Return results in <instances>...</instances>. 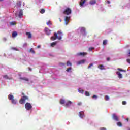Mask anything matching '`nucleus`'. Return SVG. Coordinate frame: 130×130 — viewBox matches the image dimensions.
Masks as SVG:
<instances>
[{
  "label": "nucleus",
  "mask_w": 130,
  "mask_h": 130,
  "mask_svg": "<svg viewBox=\"0 0 130 130\" xmlns=\"http://www.w3.org/2000/svg\"><path fill=\"white\" fill-rule=\"evenodd\" d=\"M63 36V34L61 30H59L57 31V33L54 32V36L51 37V40L54 41L56 40V39H58V40H61L62 38L61 37Z\"/></svg>",
  "instance_id": "nucleus-1"
},
{
  "label": "nucleus",
  "mask_w": 130,
  "mask_h": 130,
  "mask_svg": "<svg viewBox=\"0 0 130 130\" xmlns=\"http://www.w3.org/2000/svg\"><path fill=\"white\" fill-rule=\"evenodd\" d=\"M64 15H71L72 14V10L70 8H67L63 12Z\"/></svg>",
  "instance_id": "nucleus-2"
},
{
  "label": "nucleus",
  "mask_w": 130,
  "mask_h": 130,
  "mask_svg": "<svg viewBox=\"0 0 130 130\" xmlns=\"http://www.w3.org/2000/svg\"><path fill=\"white\" fill-rule=\"evenodd\" d=\"M28 99H29V98H28V96H23L19 100V103H20V104H24V103H25V101H26V100H28Z\"/></svg>",
  "instance_id": "nucleus-3"
},
{
  "label": "nucleus",
  "mask_w": 130,
  "mask_h": 130,
  "mask_svg": "<svg viewBox=\"0 0 130 130\" xmlns=\"http://www.w3.org/2000/svg\"><path fill=\"white\" fill-rule=\"evenodd\" d=\"M25 107L26 110H31L32 109V105L29 103H26L25 105Z\"/></svg>",
  "instance_id": "nucleus-4"
},
{
  "label": "nucleus",
  "mask_w": 130,
  "mask_h": 130,
  "mask_svg": "<svg viewBox=\"0 0 130 130\" xmlns=\"http://www.w3.org/2000/svg\"><path fill=\"white\" fill-rule=\"evenodd\" d=\"M70 20H71L70 17L66 16L64 19L65 24L66 25H68L69 24V22H70Z\"/></svg>",
  "instance_id": "nucleus-5"
},
{
  "label": "nucleus",
  "mask_w": 130,
  "mask_h": 130,
  "mask_svg": "<svg viewBox=\"0 0 130 130\" xmlns=\"http://www.w3.org/2000/svg\"><path fill=\"white\" fill-rule=\"evenodd\" d=\"M88 53L87 52H80V53H78L77 54V55L78 56H85V55H87Z\"/></svg>",
  "instance_id": "nucleus-6"
},
{
  "label": "nucleus",
  "mask_w": 130,
  "mask_h": 130,
  "mask_svg": "<svg viewBox=\"0 0 130 130\" xmlns=\"http://www.w3.org/2000/svg\"><path fill=\"white\" fill-rule=\"evenodd\" d=\"M112 118L114 119V120H115V121H119V120L118 119V117L116 116V114H112Z\"/></svg>",
  "instance_id": "nucleus-7"
},
{
  "label": "nucleus",
  "mask_w": 130,
  "mask_h": 130,
  "mask_svg": "<svg viewBox=\"0 0 130 130\" xmlns=\"http://www.w3.org/2000/svg\"><path fill=\"white\" fill-rule=\"evenodd\" d=\"M50 30H49V29H48V28L47 27H45V32L46 33V34H47V35H50Z\"/></svg>",
  "instance_id": "nucleus-8"
},
{
  "label": "nucleus",
  "mask_w": 130,
  "mask_h": 130,
  "mask_svg": "<svg viewBox=\"0 0 130 130\" xmlns=\"http://www.w3.org/2000/svg\"><path fill=\"white\" fill-rule=\"evenodd\" d=\"M86 2H87V0H81L79 3L80 6L83 7V6H84V4H85V3H86Z\"/></svg>",
  "instance_id": "nucleus-9"
},
{
  "label": "nucleus",
  "mask_w": 130,
  "mask_h": 130,
  "mask_svg": "<svg viewBox=\"0 0 130 130\" xmlns=\"http://www.w3.org/2000/svg\"><path fill=\"white\" fill-rule=\"evenodd\" d=\"M83 112H84L81 111L79 113V116L80 117V118H84V117H85V115L83 113H82Z\"/></svg>",
  "instance_id": "nucleus-10"
},
{
  "label": "nucleus",
  "mask_w": 130,
  "mask_h": 130,
  "mask_svg": "<svg viewBox=\"0 0 130 130\" xmlns=\"http://www.w3.org/2000/svg\"><path fill=\"white\" fill-rule=\"evenodd\" d=\"M23 15V10H20L19 12V14H18L19 18H22Z\"/></svg>",
  "instance_id": "nucleus-11"
},
{
  "label": "nucleus",
  "mask_w": 130,
  "mask_h": 130,
  "mask_svg": "<svg viewBox=\"0 0 130 130\" xmlns=\"http://www.w3.org/2000/svg\"><path fill=\"white\" fill-rule=\"evenodd\" d=\"M116 74L118 75L119 79H122V74L120 73V72L117 71Z\"/></svg>",
  "instance_id": "nucleus-12"
},
{
  "label": "nucleus",
  "mask_w": 130,
  "mask_h": 130,
  "mask_svg": "<svg viewBox=\"0 0 130 130\" xmlns=\"http://www.w3.org/2000/svg\"><path fill=\"white\" fill-rule=\"evenodd\" d=\"M20 80L25 81V82H29V79L27 77H20Z\"/></svg>",
  "instance_id": "nucleus-13"
},
{
  "label": "nucleus",
  "mask_w": 130,
  "mask_h": 130,
  "mask_svg": "<svg viewBox=\"0 0 130 130\" xmlns=\"http://www.w3.org/2000/svg\"><path fill=\"white\" fill-rule=\"evenodd\" d=\"M73 103L71 101H68L66 103V107H69V106H71V105Z\"/></svg>",
  "instance_id": "nucleus-14"
},
{
  "label": "nucleus",
  "mask_w": 130,
  "mask_h": 130,
  "mask_svg": "<svg viewBox=\"0 0 130 130\" xmlns=\"http://www.w3.org/2000/svg\"><path fill=\"white\" fill-rule=\"evenodd\" d=\"M86 61V60H81L80 61H79L78 62H77V64L79 65V64H82L83 63H85Z\"/></svg>",
  "instance_id": "nucleus-15"
},
{
  "label": "nucleus",
  "mask_w": 130,
  "mask_h": 130,
  "mask_svg": "<svg viewBox=\"0 0 130 130\" xmlns=\"http://www.w3.org/2000/svg\"><path fill=\"white\" fill-rule=\"evenodd\" d=\"M97 3L96 0H91L89 2L90 5H95Z\"/></svg>",
  "instance_id": "nucleus-16"
},
{
  "label": "nucleus",
  "mask_w": 130,
  "mask_h": 130,
  "mask_svg": "<svg viewBox=\"0 0 130 130\" xmlns=\"http://www.w3.org/2000/svg\"><path fill=\"white\" fill-rule=\"evenodd\" d=\"M26 35L28 36L29 39L32 38V34L30 32H27Z\"/></svg>",
  "instance_id": "nucleus-17"
},
{
  "label": "nucleus",
  "mask_w": 130,
  "mask_h": 130,
  "mask_svg": "<svg viewBox=\"0 0 130 130\" xmlns=\"http://www.w3.org/2000/svg\"><path fill=\"white\" fill-rule=\"evenodd\" d=\"M14 95H12V94H9L8 95V99L9 100H13L14 99Z\"/></svg>",
  "instance_id": "nucleus-18"
},
{
  "label": "nucleus",
  "mask_w": 130,
  "mask_h": 130,
  "mask_svg": "<svg viewBox=\"0 0 130 130\" xmlns=\"http://www.w3.org/2000/svg\"><path fill=\"white\" fill-rule=\"evenodd\" d=\"M18 36V33L17 31H13L12 33V37L15 38L16 36Z\"/></svg>",
  "instance_id": "nucleus-19"
},
{
  "label": "nucleus",
  "mask_w": 130,
  "mask_h": 130,
  "mask_svg": "<svg viewBox=\"0 0 130 130\" xmlns=\"http://www.w3.org/2000/svg\"><path fill=\"white\" fill-rule=\"evenodd\" d=\"M98 69L100 70H104V66L102 64L98 66Z\"/></svg>",
  "instance_id": "nucleus-20"
},
{
  "label": "nucleus",
  "mask_w": 130,
  "mask_h": 130,
  "mask_svg": "<svg viewBox=\"0 0 130 130\" xmlns=\"http://www.w3.org/2000/svg\"><path fill=\"white\" fill-rule=\"evenodd\" d=\"M11 26H15V25H17V23L15 21H12L10 22Z\"/></svg>",
  "instance_id": "nucleus-21"
},
{
  "label": "nucleus",
  "mask_w": 130,
  "mask_h": 130,
  "mask_svg": "<svg viewBox=\"0 0 130 130\" xmlns=\"http://www.w3.org/2000/svg\"><path fill=\"white\" fill-rule=\"evenodd\" d=\"M12 102L13 104H17V100L13 99V100H12Z\"/></svg>",
  "instance_id": "nucleus-22"
},
{
  "label": "nucleus",
  "mask_w": 130,
  "mask_h": 130,
  "mask_svg": "<svg viewBox=\"0 0 130 130\" xmlns=\"http://www.w3.org/2000/svg\"><path fill=\"white\" fill-rule=\"evenodd\" d=\"M44 13H45V9H41L40 13L41 14H44Z\"/></svg>",
  "instance_id": "nucleus-23"
},
{
  "label": "nucleus",
  "mask_w": 130,
  "mask_h": 130,
  "mask_svg": "<svg viewBox=\"0 0 130 130\" xmlns=\"http://www.w3.org/2000/svg\"><path fill=\"white\" fill-rule=\"evenodd\" d=\"M103 45H106L107 44V40H104L103 41Z\"/></svg>",
  "instance_id": "nucleus-24"
},
{
  "label": "nucleus",
  "mask_w": 130,
  "mask_h": 130,
  "mask_svg": "<svg viewBox=\"0 0 130 130\" xmlns=\"http://www.w3.org/2000/svg\"><path fill=\"white\" fill-rule=\"evenodd\" d=\"M21 1H18L17 3V7H21Z\"/></svg>",
  "instance_id": "nucleus-25"
},
{
  "label": "nucleus",
  "mask_w": 130,
  "mask_h": 130,
  "mask_svg": "<svg viewBox=\"0 0 130 130\" xmlns=\"http://www.w3.org/2000/svg\"><path fill=\"white\" fill-rule=\"evenodd\" d=\"M11 49H12V50H15L16 51H19V49L16 47H11Z\"/></svg>",
  "instance_id": "nucleus-26"
},
{
  "label": "nucleus",
  "mask_w": 130,
  "mask_h": 130,
  "mask_svg": "<svg viewBox=\"0 0 130 130\" xmlns=\"http://www.w3.org/2000/svg\"><path fill=\"white\" fill-rule=\"evenodd\" d=\"M65 102H66V101H64V100L61 99V100H60V104H63Z\"/></svg>",
  "instance_id": "nucleus-27"
},
{
  "label": "nucleus",
  "mask_w": 130,
  "mask_h": 130,
  "mask_svg": "<svg viewBox=\"0 0 130 130\" xmlns=\"http://www.w3.org/2000/svg\"><path fill=\"white\" fill-rule=\"evenodd\" d=\"M29 52H31V53H32L33 54H35V51L33 50V48L30 49Z\"/></svg>",
  "instance_id": "nucleus-28"
},
{
  "label": "nucleus",
  "mask_w": 130,
  "mask_h": 130,
  "mask_svg": "<svg viewBox=\"0 0 130 130\" xmlns=\"http://www.w3.org/2000/svg\"><path fill=\"white\" fill-rule=\"evenodd\" d=\"M67 66H70V67H72V63H71L70 61H68L67 62Z\"/></svg>",
  "instance_id": "nucleus-29"
},
{
  "label": "nucleus",
  "mask_w": 130,
  "mask_h": 130,
  "mask_svg": "<svg viewBox=\"0 0 130 130\" xmlns=\"http://www.w3.org/2000/svg\"><path fill=\"white\" fill-rule=\"evenodd\" d=\"M55 45H56V42H53L51 44V46L53 47Z\"/></svg>",
  "instance_id": "nucleus-30"
},
{
  "label": "nucleus",
  "mask_w": 130,
  "mask_h": 130,
  "mask_svg": "<svg viewBox=\"0 0 130 130\" xmlns=\"http://www.w3.org/2000/svg\"><path fill=\"white\" fill-rule=\"evenodd\" d=\"M117 124L118 126H122V124L120 122H117Z\"/></svg>",
  "instance_id": "nucleus-31"
},
{
  "label": "nucleus",
  "mask_w": 130,
  "mask_h": 130,
  "mask_svg": "<svg viewBox=\"0 0 130 130\" xmlns=\"http://www.w3.org/2000/svg\"><path fill=\"white\" fill-rule=\"evenodd\" d=\"M85 96H87V97H88V96H90V93L88 91H86L85 92Z\"/></svg>",
  "instance_id": "nucleus-32"
},
{
  "label": "nucleus",
  "mask_w": 130,
  "mask_h": 130,
  "mask_svg": "<svg viewBox=\"0 0 130 130\" xmlns=\"http://www.w3.org/2000/svg\"><path fill=\"white\" fill-rule=\"evenodd\" d=\"M3 78H4V79H6L7 80L9 79V76H8V75H4L3 76Z\"/></svg>",
  "instance_id": "nucleus-33"
},
{
  "label": "nucleus",
  "mask_w": 130,
  "mask_h": 130,
  "mask_svg": "<svg viewBox=\"0 0 130 130\" xmlns=\"http://www.w3.org/2000/svg\"><path fill=\"white\" fill-rule=\"evenodd\" d=\"M85 31H86V30L85 29V28H84V27H81V32H85Z\"/></svg>",
  "instance_id": "nucleus-34"
},
{
  "label": "nucleus",
  "mask_w": 130,
  "mask_h": 130,
  "mask_svg": "<svg viewBox=\"0 0 130 130\" xmlns=\"http://www.w3.org/2000/svg\"><path fill=\"white\" fill-rule=\"evenodd\" d=\"M105 100H106V101L109 100V97L108 95H106L105 96Z\"/></svg>",
  "instance_id": "nucleus-35"
},
{
  "label": "nucleus",
  "mask_w": 130,
  "mask_h": 130,
  "mask_svg": "<svg viewBox=\"0 0 130 130\" xmlns=\"http://www.w3.org/2000/svg\"><path fill=\"white\" fill-rule=\"evenodd\" d=\"M118 71H120V72H126L125 70H123L122 69L119 68L118 69Z\"/></svg>",
  "instance_id": "nucleus-36"
},
{
  "label": "nucleus",
  "mask_w": 130,
  "mask_h": 130,
  "mask_svg": "<svg viewBox=\"0 0 130 130\" xmlns=\"http://www.w3.org/2000/svg\"><path fill=\"white\" fill-rule=\"evenodd\" d=\"M72 70V68H68L67 70H66V71H67V72H70V71H71Z\"/></svg>",
  "instance_id": "nucleus-37"
},
{
  "label": "nucleus",
  "mask_w": 130,
  "mask_h": 130,
  "mask_svg": "<svg viewBox=\"0 0 130 130\" xmlns=\"http://www.w3.org/2000/svg\"><path fill=\"white\" fill-rule=\"evenodd\" d=\"M122 104L123 105H125L126 104V102H125V101H123L122 102Z\"/></svg>",
  "instance_id": "nucleus-38"
},
{
  "label": "nucleus",
  "mask_w": 130,
  "mask_h": 130,
  "mask_svg": "<svg viewBox=\"0 0 130 130\" xmlns=\"http://www.w3.org/2000/svg\"><path fill=\"white\" fill-rule=\"evenodd\" d=\"M94 49V47L89 48V51H92L93 50V49Z\"/></svg>",
  "instance_id": "nucleus-39"
},
{
  "label": "nucleus",
  "mask_w": 130,
  "mask_h": 130,
  "mask_svg": "<svg viewBox=\"0 0 130 130\" xmlns=\"http://www.w3.org/2000/svg\"><path fill=\"white\" fill-rule=\"evenodd\" d=\"M77 105H78L79 106H81V105H82V102H79L77 104Z\"/></svg>",
  "instance_id": "nucleus-40"
},
{
  "label": "nucleus",
  "mask_w": 130,
  "mask_h": 130,
  "mask_svg": "<svg viewBox=\"0 0 130 130\" xmlns=\"http://www.w3.org/2000/svg\"><path fill=\"white\" fill-rule=\"evenodd\" d=\"M93 67V63L90 64V65L88 66V69H91V67Z\"/></svg>",
  "instance_id": "nucleus-41"
},
{
  "label": "nucleus",
  "mask_w": 130,
  "mask_h": 130,
  "mask_svg": "<svg viewBox=\"0 0 130 130\" xmlns=\"http://www.w3.org/2000/svg\"><path fill=\"white\" fill-rule=\"evenodd\" d=\"M47 25H51V22L50 21H49L47 22Z\"/></svg>",
  "instance_id": "nucleus-42"
},
{
  "label": "nucleus",
  "mask_w": 130,
  "mask_h": 130,
  "mask_svg": "<svg viewBox=\"0 0 130 130\" xmlns=\"http://www.w3.org/2000/svg\"><path fill=\"white\" fill-rule=\"evenodd\" d=\"M64 63H59V66H60V67H62L63 66H64Z\"/></svg>",
  "instance_id": "nucleus-43"
},
{
  "label": "nucleus",
  "mask_w": 130,
  "mask_h": 130,
  "mask_svg": "<svg viewBox=\"0 0 130 130\" xmlns=\"http://www.w3.org/2000/svg\"><path fill=\"white\" fill-rule=\"evenodd\" d=\"M100 130H106V128L104 127L101 128Z\"/></svg>",
  "instance_id": "nucleus-44"
},
{
  "label": "nucleus",
  "mask_w": 130,
  "mask_h": 130,
  "mask_svg": "<svg viewBox=\"0 0 130 130\" xmlns=\"http://www.w3.org/2000/svg\"><path fill=\"white\" fill-rule=\"evenodd\" d=\"M107 61H109L110 60V58L109 57L107 58Z\"/></svg>",
  "instance_id": "nucleus-45"
},
{
  "label": "nucleus",
  "mask_w": 130,
  "mask_h": 130,
  "mask_svg": "<svg viewBox=\"0 0 130 130\" xmlns=\"http://www.w3.org/2000/svg\"><path fill=\"white\" fill-rule=\"evenodd\" d=\"M79 92L80 93H83L84 92V90H79Z\"/></svg>",
  "instance_id": "nucleus-46"
},
{
  "label": "nucleus",
  "mask_w": 130,
  "mask_h": 130,
  "mask_svg": "<svg viewBox=\"0 0 130 130\" xmlns=\"http://www.w3.org/2000/svg\"><path fill=\"white\" fill-rule=\"evenodd\" d=\"M97 96L96 95H94L93 96H92V98H97Z\"/></svg>",
  "instance_id": "nucleus-47"
},
{
  "label": "nucleus",
  "mask_w": 130,
  "mask_h": 130,
  "mask_svg": "<svg viewBox=\"0 0 130 130\" xmlns=\"http://www.w3.org/2000/svg\"><path fill=\"white\" fill-rule=\"evenodd\" d=\"M128 56L130 57V50H128Z\"/></svg>",
  "instance_id": "nucleus-48"
},
{
  "label": "nucleus",
  "mask_w": 130,
  "mask_h": 130,
  "mask_svg": "<svg viewBox=\"0 0 130 130\" xmlns=\"http://www.w3.org/2000/svg\"><path fill=\"white\" fill-rule=\"evenodd\" d=\"M23 46L25 47V46H27V43H24L23 44Z\"/></svg>",
  "instance_id": "nucleus-49"
},
{
  "label": "nucleus",
  "mask_w": 130,
  "mask_h": 130,
  "mask_svg": "<svg viewBox=\"0 0 130 130\" xmlns=\"http://www.w3.org/2000/svg\"><path fill=\"white\" fill-rule=\"evenodd\" d=\"M40 47H41V45H39L37 46V48H40Z\"/></svg>",
  "instance_id": "nucleus-50"
},
{
  "label": "nucleus",
  "mask_w": 130,
  "mask_h": 130,
  "mask_svg": "<svg viewBox=\"0 0 130 130\" xmlns=\"http://www.w3.org/2000/svg\"><path fill=\"white\" fill-rule=\"evenodd\" d=\"M107 4H110V1H107Z\"/></svg>",
  "instance_id": "nucleus-51"
},
{
  "label": "nucleus",
  "mask_w": 130,
  "mask_h": 130,
  "mask_svg": "<svg viewBox=\"0 0 130 130\" xmlns=\"http://www.w3.org/2000/svg\"><path fill=\"white\" fill-rule=\"evenodd\" d=\"M29 71L30 72V71H32V69L30 68H28Z\"/></svg>",
  "instance_id": "nucleus-52"
},
{
  "label": "nucleus",
  "mask_w": 130,
  "mask_h": 130,
  "mask_svg": "<svg viewBox=\"0 0 130 130\" xmlns=\"http://www.w3.org/2000/svg\"><path fill=\"white\" fill-rule=\"evenodd\" d=\"M126 120L127 121H128V118H127L126 119Z\"/></svg>",
  "instance_id": "nucleus-53"
},
{
  "label": "nucleus",
  "mask_w": 130,
  "mask_h": 130,
  "mask_svg": "<svg viewBox=\"0 0 130 130\" xmlns=\"http://www.w3.org/2000/svg\"><path fill=\"white\" fill-rule=\"evenodd\" d=\"M22 95L24 96V93H22Z\"/></svg>",
  "instance_id": "nucleus-54"
},
{
  "label": "nucleus",
  "mask_w": 130,
  "mask_h": 130,
  "mask_svg": "<svg viewBox=\"0 0 130 130\" xmlns=\"http://www.w3.org/2000/svg\"><path fill=\"white\" fill-rule=\"evenodd\" d=\"M4 40H7V39H6V38H4Z\"/></svg>",
  "instance_id": "nucleus-55"
},
{
  "label": "nucleus",
  "mask_w": 130,
  "mask_h": 130,
  "mask_svg": "<svg viewBox=\"0 0 130 130\" xmlns=\"http://www.w3.org/2000/svg\"><path fill=\"white\" fill-rule=\"evenodd\" d=\"M2 1H4V0H0V2H2Z\"/></svg>",
  "instance_id": "nucleus-56"
}]
</instances>
